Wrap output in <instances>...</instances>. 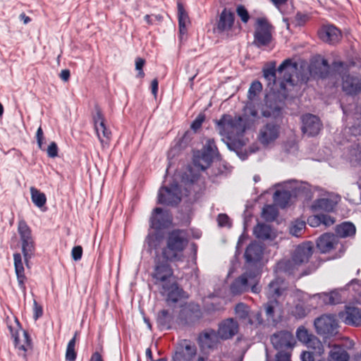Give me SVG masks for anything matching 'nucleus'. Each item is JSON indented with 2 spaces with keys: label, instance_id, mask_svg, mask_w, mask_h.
Wrapping results in <instances>:
<instances>
[{
  "label": "nucleus",
  "instance_id": "22",
  "mask_svg": "<svg viewBox=\"0 0 361 361\" xmlns=\"http://www.w3.org/2000/svg\"><path fill=\"white\" fill-rule=\"evenodd\" d=\"M337 236L332 233H324L321 235L317 241L318 249L322 253L329 252L338 245Z\"/></svg>",
  "mask_w": 361,
  "mask_h": 361
},
{
  "label": "nucleus",
  "instance_id": "56",
  "mask_svg": "<svg viewBox=\"0 0 361 361\" xmlns=\"http://www.w3.org/2000/svg\"><path fill=\"white\" fill-rule=\"evenodd\" d=\"M47 155L51 158H55L58 156V147L54 142H51L47 149Z\"/></svg>",
  "mask_w": 361,
  "mask_h": 361
},
{
  "label": "nucleus",
  "instance_id": "31",
  "mask_svg": "<svg viewBox=\"0 0 361 361\" xmlns=\"http://www.w3.org/2000/svg\"><path fill=\"white\" fill-rule=\"evenodd\" d=\"M256 238L262 240H271L276 237L275 233L270 226L263 224H257L253 230Z\"/></svg>",
  "mask_w": 361,
  "mask_h": 361
},
{
  "label": "nucleus",
  "instance_id": "25",
  "mask_svg": "<svg viewBox=\"0 0 361 361\" xmlns=\"http://www.w3.org/2000/svg\"><path fill=\"white\" fill-rule=\"evenodd\" d=\"M233 23V13L231 11L228 10L227 8H224L219 16V19L217 22L216 28L218 31L220 32L228 31L232 28Z\"/></svg>",
  "mask_w": 361,
  "mask_h": 361
},
{
  "label": "nucleus",
  "instance_id": "61",
  "mask_svg": "<svg viewBox=\"0 0 361 361\" xmlns=\"http://www.w3.org/2000/svg\"><path fill=\"white\" fill-rule=\"evenodd\" d=\"M37 142L38 147L42 149V140H43V130L42 128L39 126L36 133Z\"/></svg>",
  "mask_w": 361,
  "mask_h": 361
},
{
  "label": "nucleus",
  "instance_id": "54",
  "mask_svg": "<svg viewBox=\"0 0 361 361\" xmlns=\"http://www.w3.org/2000/svg\"><path fill=\"white\" fill-rule=\"evenodd\" d=\"M307 224L310 226L316 228L321 226V218L319 215H312L307 218Z\"/></svg>",
  "mask_w": 361,
  "mask_h": 361
},
{
  "label": "nucleus",
  "instance_id": "26",
  "mask_svg": "<svg viewBox=\"0 0 361 361\" xmlns=\"http://www.w3.org/2000/svg\"><path fill=\"white\" fill-rule=\"evenodd\" d=\"M178 16V30L180 39L187 34V26L190 23L188 13L185 10L183 5L178 2L177 4Z\"/></svg>",
  "mask_w": 361,
  "mask_h": 361
},
{
  "label": "nucleus",
  "instance_id": "45",
  "mask_svg": "<svg viewBox=\"0 0 361 361\" xmlns=\"http://www.w3.org/2000/svg\"><path fill=\"white\" fill-rule=\"evenodd\" d=\"M262 90V85L259 81H254L252 82L249 91L248 97L250 99H253Z\"/></svg>",
  "mask_w": 361,
  "mask_h": 361
},
{
  "label": "nucleus",
  "instance_id": "10",
  "mask_svg": "<svg viewBox=\"0 0 361 361\" xmlns=\"http://www.w3.org/2000/svg\"><path fill=\"white\" fill-rule=\"evenodd\" d=\"M339 85L344 94L355 97L361 94V75L344 73L340 77Z\"/></svg>",
  "mask_w": 361,
  "mask_h": 361
},
{
  "label": "nucleus",
  "instance_id": "29",
  "mask_svg": "<svg viewBox=\"0 0 361 361\" xmlns=\"http://www.w3.org/2000/svg\"><path fill=\"white\" fill-rule=\"evenodd\" d=\"M288 288L287 282L282 279L276 278L269 284V293L271 296H281Z\"/></svg>",
  "mask_w": 361,
  "mask_h": 361
},
{
  "label": "nucleus",
  "instance_id": "16",
  "mask_svg": "<svg viewBox=\"0 0 361 361\" xmlns=\"http://www.w3.org/2000/svg\"><path fill=\"white\" fill-rule=\"evenodd\" d=\"M180 190L178 184L172 185L170 188H161L158 195V203L161 204H177L180 200Z\"/></svg>",
  "mask_w": 361,
  "mask_h": 361
},
{
  "label": "nucleus",
  "instance_id": "18",
  "mask_svg": "<svg viewBox=\"0 0 361 361\" xmlns=\"http://www.w3.org/2000/svg\"><path fill=\"white\" fill-rule=\"evenodd\" d=\"M94 123L97 135L102 147L107 146L111 133L106 128L104 118L99 110L96 112L94 116Z\"/></svg>",
  "mask_w": 361,
  "mask_h": 361
},
{
  "label": "nucleus",
  "instance_id": "15",
  "mask_svg": "<svg viewBox=\"0 0 361 361\" xmlns=\"http://www.w3.org/2000/svg\"><path fill=\"white\" fill-rule=\"evenodd\" d=\"M338 317L346 325L361 326V309L353 305H345L343 311L338 312Z\"/></svg>",
  "mask_w": 361,
  "mask_h": 361
},
{
  "label": "nucleus",
  "instance_id": "57",
  "mask_svg": "<svg viewBox=\"0 0 361 361\" xmlns=\"http://www.w3.org/2000/svg\"><path fill=\"white\" fill-rule=\"evenodd\" d=\"M348 290L354 291L358 295H361V283L358 281H352L348 285Z\"/></svg>",
  "mask_w": 361,
  "mask_h": 361
},
{
  "label": "nucleus",
  "instance_id": "58",
  "mask_svg": "<svg viewBox=\"0 0 361 361\" xmlns=\"http://www.w3.org/2000/svg\"><path fill=\"white\" fill-rule=\"evenodd\" d=\"M145 64V59L142 58H137L135 60V69L138 71V75L140 78H143L145 76V73L142 71V68Z\"/></svg>",
  "mask_w": 361,
  "mask_h": 361
},
{
  "label": "nucleus",
  "instance_id": "27",
  "mask_svg": "<svg viewBox=\"0 0 361 361\" xmlns=\"http://www.w3.org/2000/svg\"><path fill=\"white\" fill-rule=\"evenodd\" d=\"M213 158L203 152L197 151L193 154V164L197 171H204L211 164Z\"/></svg>",
  "mask_w": 361,
  "mask_h": 361
},
{
  "label": "nucleus",
  "instance_id": "30",
  "mask_svg": "<svg viewBox=\"0 0 361 361\" xmlns=\"http://www.w3.org/2000/svg\"><path fill=\"white\" fill-rule=\"evenodd\" d=\"M350 355L342 347L334 345L328 353L326 361H349Z\"/></svg>",
  "mask_w": 361,
  "mask_h": 361
},
{
  "label": "nucleus",
  "instance_id": "33",
  "mask_svg": "<svg viewBox=\"0 0 361 361\" xmlns=\"http://www.w3.org/2000/svg\"><path fill=\"white\" fill-rule=\"evenodd\" d=\"M264 310L267 317L270 319H274L276 314L282 313L281 305L276 299L269 300L264 305Z\"/></svg>",
  "mask_w": 361,
  "mask_h": 361
},
{
  "label": "nucleus",
  "instance_id": "11",
  "mask_svg": "<svg viewBox=\"0 0 361 361\" xmlns=\"http://www.w3.org/2000/svg\"><path fill=\"white\" fill-rule=\"evenodd\" d=\"M272 26L265 18L257 20L254 35V44L257 47L269 45L272 40Z\"/></svg>",
  "mask_w": 361,
  "mask_h": 361
},
{
  "label": "nucleus",
  "instance_id": "2",
  "mask_svg": "<svg viewBox=\"0 0 361 361\" xmlns=\"http://www.w3.org/2000/svg\"><path fill=\"white\" fill-rule=\"evenodd\" d=\"M313 254V247L310 243L299 245L290 259L281 262L280 268L288 274L302 277L312 273L316 267L310 264Z\"/></svg>",
  "mask_w": 361,
  "mask_h": 361
},
{
  "label": "nucleus",
  "instance_id": "4",
  "mask_svg": "<svg viewBox=\"0 0 361 361\" xmlns=\"http://www.w3.org/2000/svg\"><path fill=\"white\" fill-rule=\"evenodd\" d=\"M259 274V268L247 267L245 272L231 283V293L233 295L241 294L246 291L250 286L252 293H259L260 287L258 286Z\"/></svg>",
  "mask_w": 361,
  "mask_h": 361
},
{
  "label": "nucleus",
  "instance_id": "3",
  "mask_svg": "<svg viewBox=\"0 0 361 361\" xmlns=\"http://www.w3.org/2000/svg\"><path fill=\"white\" fill-rule=\"evenodd\" d=\"M188 243V240L183 231L174 230L170 232L166 238L165 246L161 250L163 259L171 262L183 261Z\"/></svg>",
  "mask_w": 361,
  "mask_h": 361
},
{
  "label": "nucleus",
  "instance_id": "38",
  "mask_svg": "<svg viewBox=\"0 0 361 361\" xmlns=\"http://www.w3.org/2000/svg\"><path fill=\"white\" fill-rule=\"evenodd\" d=\"M317 296L327 305H336L341 302V297L336 291L320 293Z\"/></svg>",
  "mask_w": 361,
  "mask_h": 361
},
{
  "label": "nucleus",
  "instance_id": "21",
  "mask_svg": "<svg viewBox=\"0 0 361 361\" xmlns=\"http://www.w3.org/2000/svg\"><path fill=\"white\" fill-rule=\"evenodd\" d=\"M319 38L324 42L335 44L339 42L342 38V34L339 30L332 25H324L318 32Z\"/></svg>",
  "mask_w": 361,
  "mask_h": 361
},
{
  "label": "nucleus",
  "instance_id": "35",
  "mask_svg": "<svg viewBox=\"0 0 361 361\" xmlns=\"http://www.w3.org/2000/svg\"><path fill=\"white\" fill-rule=\"evenodd\" d=\"M263 76L267 80L268 85L271 87L277 84L278 82V74L277 69H276V63L273 62L271 66L269 68L263 70Z\"/></svg>",
  "mask_w": 361,
  "mask_h": 361
},
{
  "label": "nucleus",
  "instance_id": "8",
  "mask_svg": "<svg viewBox=\"0 0 361 361\" xmlns=\"http://www.w3.org/2000/svg\"><path fill=\"white\" fill-rule=\"evenodd\" d=\"M8 329L13 339L16 349L18 351L20 355L25 358L27 351L32 348V342L28 334L21 329L16 320L13 324L8 325Z\"/></svg>",
  "mask_w": 361,
  "mask_h": 361
},
{
  "label": "nucleus",
  "instance_id": "34",
  "mask_svg": "<svg viewBox=\"0 0 361 361\" xmlns=\"http://www.w3.org/2000/svg\"><path fill=\"white\" fill-rule=\"evenodd\" d=\"M163 215V211L160 208H155L152 212V217L150 219L151 227L160 228L164 225V219L166 218V221L171 223V216H159Z\"/></svg>",
  "mask_w": 361,
  "mask_h": 361
},
{
  "label": "nucleus",
  "instance_id": "39",
  "mask_svg": "<svg viewBox=\"0 0 361 361\" xmlns=\"http://www.w3.org/2000/svg\"><path fill=\"white\" fill-rule=\"evenodd\" d=\"M18 232L20 235L21 242L33 240L31 235V230L23 219L18 221Z\"/></svg>",
  "mask_w": 361,
  "mask_h": 361
},
{
  "label": "nucleus",
  "instance_id": "59",
  "mask_svg": "<svg viewBox=\"0 0 361 361\" xmlns=\"http://www.w3.org/2000/svg\"><path fill=\"white\" fill-rule=\"evenodd\" d=\"M82 255V248L81 246L78 245L73 247L71 251V256L73 260L78 261L81 259Z\"/></svg>",
  "mask_w": 361,
  "mask_h": 361
},
{
  "label": "nucleus",
  "instance_id": "46",
  "mask_svg": "<svg viewBox=\"0 0 361 361\" xmlns=\"http://www.w3.org/2000/svg\"><path fill=\"white\" fill-rule=\"evenodd\" d=\"M211 157H214L217 154V147L215 145L214 140H208L202 151Z\"/></svg>",
  "mask_w": 361,
  "mask_h": 361
},
{
  "label": "nucleus",
  "instance_id": "40",
  "mask_svg": "<svg viewBox=\"0 0 361 361\" xmlns=\"http://www.w3.org/2000/svg\"><path fill=\"white\" fill-rule=\"evenodd\" d=\"M314 336V334H313L304 326H298L295 331V336L297 339L303 345H305Z\"/></svg>",
  "mask_w": 361,
  "mask_h": 361
},
{
  "label": "nucleus",
  "instance_id": "28",
  "mask_svg": "<svg viewBox=\"0 0 361 361\" xmlns=\"http://www.w3.org/2000/svg\"><path fill=\"white\" fill-rule=\"evenodd\" d=\"M13 261H14V267L15 272L17 276V280L20 288L25 291V286L24 283L26 280V277L25 275V270L23 264L22 257L20 253H15L13 255Z\"/></svg>",
  "mask_w": 361,
  "mask_h": 361
},
{
  "label": "nucleus",
  "instance_id": "42",
  "mask_svg": "<svg viewBox=\"0 0 361 361\" xmlns=\"http://www.w3.org/2000/svg\"><path fill=\"white\" fill-rule=\"evenodd\" d=\"M235 314L241 319L246 320L248 322L250 317V311L248 306L244 303H238L235 307Z\"/></svg>",
  "mask_w": 361,
  "mask_h": 361
},
{
  "label": "nucleus",
  "instance_id": "47",
  "mask_svg": "<svg viewBox=\"0 0 361 361\" xmlns=\"http://www.w3.org/2000/svg\"><path fill=\"white\" fill-rule=\"evenodd\" d=\"M146 242L149 247L150 250H155L158 247L159 245V238L153 234H148V235L146 238Z\"/></svg>",
  "mask_w": 361,
  "mask_h": 361
},
{
  "label": "nucleus",
  "instance_id": "24",
  "mask_svg": "<svg viewBox=\"0 0 361 361\" xmlns=\"http://www.w3.org/2000/svg\"><path fill=\"white\" fill-rule=\"evenodd\" d=\"M278 136V128L274 125L268 124L260 130L258 140L262 145H268L275 141Z\"/></svg>",
  "mask_w": 361,
  "mask_h": 361
},
{
  "label": "nucleus",
  "instance_id": "48",
  "mask_svg": "<svg viewBox=\"0 0 361 361\" xmlns=\"http://www.w3.org/2000/svg\"><path fill=\"white\" fill-rule=\"evenodd\" d=\"M214 335H215V334L214 331L204 332V333L201 334L199 336V340L203 345L209 347L210 346L209 341H212V339L214 336Z\"/></svg>",
  "mask_w": 361,
  "mask_h": 361
},
{
  "label": "nucleus",
  "instance_id": "17",
  "mask_svg": "<svg viewBox=\"0 0 361 361\" xmlns=\"http://www.w3.org/2000/svg\"><path fill=\"white\" fill-rule=\"evenodd\" d=\"M238 322L233 318H228L219 324L217 335L222 340H228L238 334Z\"/></svg>",
  "mask_w": 361,
  "mask_h": 361
},
{
  "label": "nucleus",
  "instance_id": "14",
  "mask_svg": "<svg viewBox=\"0 0 361 361\" xmlns=\"http://www.w3.org/2000/svg\"><path fill=\"white\" fill-rule=\"evenodd\" d=\"M307 350H302L300 353L301 361H315L316 357H321L325 353V349L322 341L314 336L305 345Z\"/></svg>",
  "mask_w": 361,
  "mask_h": 361
},
{
  "label": "nucleus",
  "instance_id": "36",
  "mask_svg": "<svg viewBox=\"0 0 361 361\" xmlns=\"http://www.w3.org/2000/svg\"><path fill=\"white\" fill-rule=\"evenodd\" d=\"M30 191L31 200L33 204L39 208L44 207L47 202V197L45 194L40 192L35 187H30Z\"/></svg>",
  "mask_w": 361,
  "mask_h": 361
},
{
  "label": "nucleus",
  "instance_id": "13",
  "mask_svg": "<svg viewBox=\"0 0 361 361\" xmlns=\"http://www.w3.org/2000/svg\"><path fill=\"white\" fill-rule=\"evenodd\" d=\"M321 197L311 205V210L317 212H332L337 205L340 198L338 195L319 190Z\"/></svg>",
  "mask_w": 361,
  "mask_h": 361
},
{
  "label": "nucleus",
  "instance_id": "44",
  "mask_svg": "<svg viewBox=\"0 0 361 361\" xmlns=\"http://www.w3.org/2000/svg\"><path fill=\"white\" fill-rule=\"evenodd\" d=\"M75 336L69 341L66 351V360L67 361H74L76 359V353L75 350Z\"/></svg>",
  "mask_w": 361,
  "mask_h": 361
},
{
  "label": "nucleus",
  "instance_id": "19",
  "mask_svg": "<svg viewBox=\"0 0 361 361\" xmlns=\"http://www.w3.org/2000/svg\"><path fill=\"white\" fill-rule=\"evenodd\" d=\"M245 259L247 262V267L259 268L257 264L261 261L263 256V247L256 242H252L245 249Z\"/></svg>",
  "mask_w": 361,
  "mask_h": 361
},
{
  "label": "nucleus",
  "instance_id": "52",
  "mask_svg": "<svg viewBox=\"0 0 361 361\" xmlns=\"http://www.w3.org/2000/svg\"><path fill=\"white\" fill-rule=\"evenodd\" d=\"M236 12L243 23H246L248 21L250 16L247 11L243 6H238L237 7Z\"/></svg>",
  "mask_w": 361,
  "mask_h": 361
},
{
  "label": "nucleus",
  "instance_id": "55",
  "mask_svg": "<svg viewBox=\"0 0 361 361\" xmlns=\"http://www.w3.org/2000/svg\"><path fill=\"white\" fill-rule=\"evenodd\" d=\"M321 224L325 227H329L335 224L336 220L334 217L327 214H320Z\"/></svg>",
  "mask_w": 361,
  "mask_h": 361
},
{
  "label": "nucleus",
  "instance_id": "41",
  "mask_svg": "<svg viewBox=\"0 0 361 361\" xmlns=\"http://www.w3.org/2000/svg\"><path fill=\"white\" fill-rule=\"evenodd\" d=\"M278 215V211L274 205H265L262 210L261 216L267 221H274Z\"/></svg>",
  "mask_w": 361,
  "mask_h": 361
},
{
  "label": "nucleus",
  "instance_id": "9",
  "mask_svg": "<svg viewBox=\"0 0 361 361\" xmlns=\"http://www.w3.org/2000/svg\"><path fill=\"white\" fill-rule=\"evenodd\" d=\"M298 69V63L292 59H286L277 68L278 82L282 90L286 89L288 84H293V76Z\"/></svg>",
  "mask_w": 361,
  "mask_h": 361
},
{
  "label": "nucleus",
  "instance_id": "7",
  "mask_svg": "<svg viewBox=\"0 0 361 361\" xmlns=\"http://www.w3.org/2000/svg\"><path fill=\"white\" fill-rule=\"evenodd\" d=\"M169 261H162L159 257L154 259V267L152 277L154 283L160 287H166V285L176 281L173 270Z\"/></svg>",
  "mask_w": 361,
  "mask_h": 361
},
{
  "label": "nucleus",
  "instance_id": "1",
  "mask_svg": "<svg viewBox=\"0 0 361 361\" xmlns=\"http://www.w3.org/2000/svg\"><path fill=\"white\" fill-rule=\"evenodd\" d=\"M215 124L222 140L231 150L236 151L244 145L242 137L246 126L240 116L224 114Z\"/></svg>",
  "mask_w": 361,
  "mask_h": 361
},
{
  "label": "nucleus",
  "instance_id": "64",
  "mask_svg": "<svg viewBox=\"0 0 361 361\" xmlns=\"http://www.w3.org/2000/svg\"><path fill=\"white\" fill-rule=\"evenodd\" d=\"M157 324L160 328H164L168 324L167 319L157 315Z\"/></svg>",
  "mask_w": 361,
  "mask_h": 361
},
{
  "label": "nucleus",
  "instance_id": "63",
  "mask_svg": "<svg viewBox=\"0 0 361 361\" xmlns=\"http://www.w3.org/2000/svg\"><path fill=\"white\" fill-rule=\"evenodd\" d=\"M317 65V62H312L309 65L308 71L311 75H316L318 74Z\"/></svg>",
  "mask_w": 361,
  "mask_h": 361
},
{
  "label": "nucleus",
  "instance_id": "12",
  "mask_svg": "<svg viewBox=\"0 0 361 361\" xmlns=\"http://www.w3.org/2000/svg\"><path fill=\"white\" fill-rule=\"evenodd\" d=\"M270 341L274 349L279 351L293 350L296 345V340L293 333L288 330H281L273 334Z\"/></svg>",
  "mask_w": 361,
  "mask_h": 361
},
{
  "label": "nucleus",
  "instance_id": "23",
  "mask_svg": "<svg viewBox=\"0 0 361 361\" xmlns=\"http://www.w3.org/2000/svg\"><path fill=\"white\" fill-rule=\"evenodd\" d=\"M161 288V293L166 297V300L169 303L176 302L182 297L183 290L178 286L176 281Z\"/></svg>",
  "mask_w": 361,
  "mask_h": 361
},
{
  "label": "nucleus",
  "instance_id": "49",
  "mask_svg": "<svg viewBox=\"0 0 361 361\" xmlns=\"http://www.w3.org/2000/svg\"><path fill=\"white\" fill-rule=\"evenodd\" d=\"M307 314V310L301 305H297L293 311V316L297 319H302Z\"/></svg>",
  "mask_w": 361,
  "mask_h": 361
},
{
  "label": "nucleus",
  "instance_id": "5",
  "mask_svg": "<svg viewBox=\"0 0 361 361\" xmlns=\"http://www.w3.org/2000/svg\"><path fill=\"white\" fill-rule=\"evenodd\" d=\"M286 189L276 190L274 195V201L279 206L284 207L291 196H302L307 197L310 193V188L307 183L288 181L285 183Z\"/></svg>",
  "mask_w": 361,
  "mask_h": 361
},
{
  "label": "nucleus",
  "instance_id": "51",
  "mask_svg": "<svg viewBox=\"0 0 361 361\" xmlns=\"http://www.w3.org/2000/svg\"><path fill=\"white\" fill-rule=\"evenodd\" d=\"M218 225L221 227H231V222L229 217L225 214H220L217 217Z\"/></svg>",
  "mask_w": 361,
  "mask_h": 361
},
{
  "label": "nucleus",
  "instance_id": "53",
  "mask_svg": "<svg viewBox=\"0 0 361 361\" xmlns=\"http://www.w3.org/2000/svg\"><path fill=\"white\" fill-rule=\"evenodd\" d=\"M205 119L204 114H199L197 118L191 123L190 128L194 131L197 130L202 126V123Z\"/></svg>",
  "mask_w": 361,
  "mask_h": 361
},
{
  "label": "nucleus",
  "instance_id": "32",
  "mask_svg": "<svg viewBox=\"0 0 361 361\" xmlns=\"http://www.w3.org/2000/svg\"><path fill=\"white\" fill-rule=\"evenodd\" d=\"M336 233L340 238H348L355 234V225L349 221L343 222L336 227Z\"/></svg>",
  "mask_w": 361,
  "mask_h": 361
},
{
  "label": "nucleus",
  "instance_id": "50",
  "mask_svg": "<svg viewBox=\"0 0 361 361\" xmlns=\"http://www.w3.org/2000/svg\"><path fill=\"white\" fill-rule=\"evenodd\" d=\"M263 322V319L262 317V313L260 312H250V317L248 320L249 324H261Z\"/></svg>",
  "mask_w": 361,
  "mask_h": 361
},
{
  "label": "nucleus",
  "instance_id": "60",
  "mask_svg": "<svg viewBox=\"0 0 361 361\" xmlns=\"http://www.w3.org/2000/svg\"><path fill=\"white\" fill-rule=\"evenodd\" d=\"M275 361H290V353L285 351H279L276 355Z\"/></svg>",
  "mask_w": 361,
  "mask_h": 361
},
{
  "label": "nucleus",
  "instance_id": "43",
  "mask_svg": "<svg viewBox=\"0 0 361 361\" xmlns=\"http://www.w3.org/2000/svg\"><path fill=\"white\" fill-rule=\"evenodd\" d=\"M305 221L297 219L293 221L289 226V233L295 237H298L302 231L305 228Z\"/></svg>",
  "mask_w": 361,
  "mask_h": 361
},
{
  "label": "nucleus",
  "instance_id": "20",
  "mask_svg": "<svg viewBox=\"0 0 361 361\" xmlns=\"http://www.w3.org/2000/svg\"><path fill=\"white\" fill-rule=\"evenodd\" d=\"M302 131L308 137L317 135L322 128L319 118L312 114L305 115L302 118Z\"/></svg>",
  "mask_w": 361,
  "mask_h": 361
},
{
  "label": "nucleus",
  "instance_id": "6",
  "mask_svg": "<svg viewBox=\"0 0 361 361\" xmlns=\"http://www.w3.org/2000/svg\"><path fill=\"white\" fill-rule=\"evenodd\" d=\"M317 335L323 338H331L338 334L339 322L334 314H323L313 322Z\"/></svg>",
  "mask_w": 361,
  "mask_h": 361
},
{
  "label": "nucleus",
  "instance_id": "62",
  "mask_svg": "<svg viewBox=\"0 0 361 361\" xmlns=\"http://www.w3.org/2000/svg\"><path fill=\"white\" fill-rule=\"evenodd\" d=\"M34 313L35 319H38L42 315V308L37 303L35 300L34 301Z\"/></svg>",
  "mask_w": 361,
  "mask_h": 361
},
{
  "label": "nucleus",
  "instance_id": "37",
  "mask_svg": "<svg viewBox=\"0 0 361 361\" xmlns=\"http://www.w3.org/2000/svg\"><path fill=\"white\" fill-rule=\"evenodd\" d=\"M21 249L24 261L27 267H29V260L33 257L35 244L33 240L21 242Z\"/></svg>",
  "mask_w": 361,
  "mask_h": 361
}]
</instances>
